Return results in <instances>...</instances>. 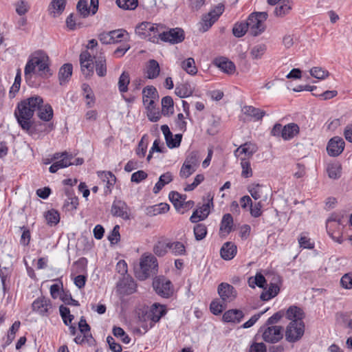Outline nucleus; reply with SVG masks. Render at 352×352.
Segmentation results:
<instances>
[{
  "label": "nucleus",
  "mask_w": 352,
  "mask_h": 352,
  "mask_svg": "<svg viewBox=\"0 0 352 352\" xmlns=\"http://www.w3.org/2000/svg\"><path fill=\"white\" fill-rule=\"evenodd\" d=\"M38 111V118L48 122L53 118V109L50 104H43V98L37 95L21 101L14 111V116L21 129L30 133L32 119L34 112Z\"/></svg>",
  "instance_id": "1"
},
{
  "label": "nucleus",
  "mask_w": 352,
  "mask_h": 352,
  "mask_svg": "<svg viewBox=\"0 0 352 352\" xmlns=\"http://www.w3.org/2000/svg\"><path fill=\"white\" fill-rule=\"evenodd\" d=\"M36 67L41 76L46 75L50 72L49 57L43 51L38 50L29 57L24 69L25 78L31 77Z\"/></svg>",
  "instance_id": "2"
},
{
  "label": "nucleus",
  "mask_w": 352,
  "mask_h": 352,
  "mask_svg": "<svg viewBox=\"0 0 352 352\" xmlns=\"http://www.w3.org/2000/svg\"><path fill=\"white\" fill-rule=\"evenodd\" d=\"M158 263L156 257L152 254H143L140 258V265L135 268V276L144 280L157 274Z\"/></svg>",
  "instance_id": "3"
},
{
  "label": "nucleus",
  "mask_w": 352,
  "mask_h": 352,
  "mask_svg": "<svg viewBox=\"0 0 352 352\" xmlns=\"http://www.w3.org/2000/svg\"><path fill=\"white\" fill-rule=\"evenodd\" d=\"M268 14L266 12H252L245 21L248 24L250 34L256 36L265 30L264 21L267 19Z\"/></svg>",
  "instance_id": "4"
},
{
  "label": "nucleus",
  "mask_w": 352,
  "mask_h": 352,
  "mask_svg": "<svg viewBox=\"0 0 352 352\" xmlns=\"http://www.w3.org/2000/svg\"><path fill=\"white\" fill-rule=\"evenodd\" d=\"M224 11V6L218 4L214 9L210 10L208 14L203 15L201 21L200 22L199 30L201 32L208 31L212 25L218 20L219 16Z\"/></svg>",
  "instance_id": "5"
},
{
  "label": "nucleus",
  "mask_w": 352,
  "mask_h": 352,
  "mask_svg": "<svg viewBox=\"0 0 352 352\" xmlns=\"http://www.w3.org/2000/svg\"><path fill=\"white\" fill-rule=\"evenodd\" d=\"M305 333V323L303 320L291 321L286 327L285 339L289 342L298 341Z\"/></svg>",
  "instance_id": "6"
},
{
  "label": "nucleus",
  "mask_w": 352,
  "mask_h": 352,
  "mask_svg": "<svg viewBox=\"0 0 352 352\" xmlns=\"http://www.w3.org/2000/svg\"><path fill=\"white\" fill-rule=\"evenodd\" d=\"M153 287L163 298H169L173 294L172 283L164 276L155 277L153 281Z\"/></svg>",
  "instance_id": "7"
},
{
  "label": "nucleus",
  "mask_w": 352,
  "mask_h": 352,
  "mask_svg": "<svg viewBox=\"0 0 352 352\" xmlns=\"http://www.w3.org/2000/svg\"><path fill=\"white\" fill-rule=\"evenodd\" d=\"M283 330L281 326H267L260 329L263 331V339L269 343H276L280 341L283 337Z\"/></svg>",
  "instance_id": "8"
},
{
  "label": "nucleus",
  "mask_w": 352,
  "mask_h": 352,
  "mask_svg": "<svg viewBox=\"0 0 352 352\" xmlns=\"http://www.w3.org/2000/svg\"><path fill=\"white\" fill-rule=\"evenodd\" d=\"M166 314V307L164 305H161L157 303H154L149 311L146 314V318L149 320L150 324L149 327L147 325H142V327L147 331L148 329L152 328L155 323L160 321L161 318L164 316Z\"/></svg>",
  "instance_id": "9"
},
{
  "label": "nucleus",
  "mask_w": 352,
  "mask_h": 352,
  "mask_svg": "<svg viewBox=\"0 0 352 352\" xmlns=\"http://www.w3.org/2000/svg\"><path fill=\"white\" fill-rule=\"evenodd\" d=\"M184 32L182 29L176 28L165 31L164 29L160 34V39L172 44L179 43L184 40Z\"/></svg>",
  "instance_id": "10"
},
{
  "label": "nucleus",
  "mask_w": 352,
  "mask_h": 352,
  "mask_svg": "<svg viewBox=\"0 0 352 352\" xmlns=\"http://www.w3.org/2000/svg\"><path fill=\"white\" fill-rule=\"evenodd\" d=\"M52 307L50 300L43 296L36 298L32 304V310L42 316H49Z\"/></svg>",
  "instance_id": "11"
},
{
  "label": "nucleus",
  "mask_w": 352,
  "mask_h": 352,
  "mask_svg": "<svg viewBox=\"0 0 352 352\" xmlns=\"http://www.w3.org/2000/svg\"><path fill=\"white\" fill-rule=\"evenodd\" d=\"M345 143L344 140L338 136H335L330 139L327 144V151L331 157L340 155L344 151Z\"/></svg>",
  "instance_id": "12"
},
{
  "label": "nucleus",
  "mask_w": 352,
  "mask_h": 352,
  "mask_svg": "<svg viewBox=\"0 0 352 352\" xmlns=\"http://www.w3.org/2000/svg\"><path fill=\"white\" fill-rule=\"evenodd\" d=\"M211 206H213L212 198L193 212L190 218V221L192 223H197L206 219L210 214V208Z\"/></svg>",
  "instance_id": "13"
},
{
  "label": "nucleus",
  "mask_w": 352,
  "mask_h": 352,
  "mask_svg": "<svg viewBox=\"0 0 352 352\" xmlns=\"http://www.w3.org/2000/svg\"><path fill=\"white\" fill-rule=\"evenodd\" d=\"M217 291L223 302L233 300L236 296L234 287L226 283H221L219 285Z\"/></svg>",
  "instance_id": "14"
},
{
  "label": "nucleus",
  "mask_w": 352,
  "mask_h": 352,
  "mask_svg": "<svg viewBox=\"0 0 352 352\" xmlns=\"http://www.w3.org/2000/svg\"><path fill=\"white\" fill-rule=\"evenodd\" d=\"M158 97L157 91L153 86H146L142 90L143 104L146 109L153 107L155 100Z\"/></svg>",
  "instance_id": "15"
},
{
  "label": "nucleus",
  "mask_w": 352,
  "mask_h": 352,
  "mask_svg": "<svg viewBox=\"0 0 352 352\" xmlns=\"http://www.w3.org/2000/svg\"><path fill=\"white\" fill-rule=\"evenodd\" d=\"M128 206L126 203L122 200H115L111 206V214L113 216L119 217L123 219H128L129 214L127 212Z\"/></svg>",
  "instance_id": "16"
},
{
  "label": "nucleus",
  "mask_w": 352,
  "mask_h": 352,
  "mask_svg": "<svg viewBox=\"0 0 352 352\" xmlns=\"http://www.w3.org/2000/svg\"><path fill=\"white\" fill-rule=\"evenodd\" d=\"M94 68L96 74L99 77H104L107 75V60L106 57L102 53H100L98 56H94Z\"/></svg>",
  "instance_id": "17"
},
{
  "label": "nucleus",
  "mask_w": 352,
  "mask_h": 352,
  "mask_svg": "<svg viewBox=\"0 0 352 352\" xmlns=\"http://www.w3.org/2000/svg\"><path fill=\"white\" fill-rule=\"evenodd\" d=\"M342 226L341 219L338 218L337 216H331L330 217L327 222V230L329 234L331 237L338 243H342V240L340 235L333 236V233L331 232L332 229L333 228L338 227V229H340V227Z\"/></svg>",
  "instance_id": "18"
},
{
  "label": "nucleus",
  "mask_w": 352,
  "mask_h": 352,
  "mask_svg": "<svg viewBox=\"0 0 352 352\" xmlns=\"http://www.w3.org/2000/svg\"><path fill=\"white\" fill-rule=\"evenodd\" d=\"M244 314L240 309H230L223 315V320L226 322L239 323L243 319Z\"/></svg>",
  "instance_id": "19"
},
{
  "label": "nucleus",
  "mask_w": 352,
  "mask_h": 352,
  "mask_svg": "<svg viewBox=\"0 0 352 352\" xmlns=\"http://www.w3.org/2000/svg\"><path fill=\"white\" fill-rule=\"evenodd\" d=\"M237 252L236 245L232 242L225 243L221 248L220 254L221 256L224 260H231L236 255Z\"/></svg>",
  "instance_id": "20"
},
{
  "label": "nucleus",
  "mask_w": 352,
  "mask_h": 352,
  "mask_svg": "<svg viewBox=\"0 0 352 352\" xmlns=\"http://www.w3.org/2000/svg\"><path fill=\"white\" fill-rule=\"evenodd\" d=\"M214 64L222 72L228 74H232L234 73L236 67L234 64L229 60L228 58L221 57L214 60Z\"/></svg>",
  "instance_id": "21"
},
{
  "label": "nucleus",
  "mask_w": 352,
  "mask_h": 352,
  "mask_svg": "<svg viewBox=\"0 0 352 352\" xmlns=\"http://www.w3.org/2000/svg\"><path fill=\"white\" fill-rule=\"evenodd\" d=\"M73 159V155L72 154H67L65 156L63 157L60 160H57L54 164L51 165L49 168V170L52 173H55L60 168L68 167L71 165H73L74 163H72V160Z\"/></svg>",
  "instance_id": "22"
},
{
  "label": "nucleus",
  "mask_w": 352,
  "mask_h": 352,
  "mask_svg": "<svg viewBox=\"0 0 352 352\" xmlns=\"http://www.w3.org/2000/svg\"><path fill=\"white\" fill-rule=\"evenodd\" d=\"M285 317L287 319L293 321V320H299L302 321L305 316V312L303 310L296 306H291L288 308V309L285 313Z\"/></svg>",
  "instance_id": "23"
},
{
  "label": "nucleus",
  "mask_w": 352,
  "mask_h": 352,
  "mask_svg": "<svg viewBox=\"0 0 352 352\" xmlns=\"http://www.w3.org/2000/svg\"><path fill=\"white\" fill-rule=\"evenodd\" d=\"M242 111L245 115L253 118L254 121L261 120L266 114L265 111L253 106H244Z\"/></svg>",
  "instance_id": "24"
},
{
  "label": "nucleus",
  "mask_w": 352,
  "mask_h": 352,
  "mask_svg": "<svg viewBox=\"0 0 352 352\" xmlns=\"http://www.w3.org/2000/svg\"><path fill=\"white\" fill-rule=\"evenodd\" d=\"M66 2L67 0H52L49 6L50 14L54 17L61 14L65 8Z\"/></svg>",
  "instance_id": "25"
},
{
  "label": "nucleus",
  "mask_w": 352,
  "mask_h": 352,
  "mask_svg": "<svg viewBox=\"0 0 352 352\" xmlns=\"http://www.w3.org/2000/svg\"><path fill=\"white\" fill-rule=\"evenodd\" d=\"M170 206L166 203H160L152 206H148L146 209V214L148 216L153 217L157 214L166 213L169 210Z\"/></svg>",
  "instance_id": "26"
},
{
  "label": "nucleus",
  "mask_w": 352,
  "mask_h": 352,
  "mask_svg": "<svg viewBox=\"0 0 352 352\" xmlns=\"http://www.w3.org/2000/svg\"><path fill=\"white\" fill-rule=\"evenodd\" d=\"M72 69L73 67L70 63H65L60 68L58 72L60 85H62L68 82L72 75Z\"/></svg>",
  "instance_id": "27"
},
{
  "label": "nucleus",
  "mask_w": 352,
  "mask_h": 352,
  "mask_svg": "<svg viewBox=\"0 0 352 352\" xmlns=\"http://www.w3.org/2000/svg\"><path fill=\"white\" fill-rule=\"evenodd\" d=\"M173 179V176L170 172H166L162 174L160 178L159 181L155 184L153 192L155 194H158L160 191L163 188V187L170 183Z\"/></svg>",
  "instance_id": "28"
},
{
  "label": "nucleus",
  "mask_w": 352,
  "mask_h": 352,
  "mask_svg": "<svg viewBox=\"0 0 352 352\" xmlns=\"http://www.w3.org/2000/svg\"><path fill=\"white\" fill-rule=\"evenodd\" d=\"M299 126L297 124L289 123L283 126L282 138L285 140H289L299 133Z\"/></svg>",
  "instance_id": "29"
},
{
  "label": "nucleus",
  "mask_w": 352,
  "mask_h": 352,
  "mask_svg": "<svg viewBox=\"0 0 352 352\" xmlns=\"http://www.w3.org/2000/svg\"><path fill=\"white\" fill-rule=\"evenodd\" d=\"M193 88L188 82L177 85L175 90V94L181 98H187L192 95Z\"/></svg>",
  "instance_id": "30"
},
{
  "label": "nucleus",
  "mask_w": 352,
  "mask_h": 352,
  "mask_svg": "<svg viewBox=\"0 0 352 352\" xmlns=\"http://www.w3.org/2000/svg\"><path fill=\"white\" fill-rule=\"evenodd\" d=\"M160 72L159 63L157 60L151 59L148 61L146 66V77L149 79L156 78Z\"/></svg>",
  "instance_id": "31"
},
{
  "label": "nucleus",
  "mask_w": 352,
  "mask_h": 352,
  "mask_svg": "<svg viewBox=\"0 0 352 352\" xmlns=\"http://www.w3.org/2000/svg\"><path fill=\"white\" fill-rule=\"evenodd\" d=\"M257 151V146L255 144L252 142H246L242 145H241L236 150L234 151L235 155H237L238 153L239 154H245L248 157L252 156L254 153Z\"/></svg>",
  "instance_id": "32"
},
{
  "label": "nucleus",
  "mask_w": 352,
  "mask_h": 352,
  "mask_svg": "<svg viewBox=\"0 0 352 352\" xmlns=\"http://www.w3.org/2000/svg\"><path fill=\"white\" fill-rule=\"evenodd\" d=\"M341 164L338 162L329 163L327 166L328 176L331 179H338L341 176Z\"/></svg>",
  "instance_id": "33"
},
{
  "label": "nucleus",
  "mask_w": 352,
  "mask_h": 352,
  "mask_svg": "<svg viewBox=\"0 0 352 352\" xmlns=\"http://www.w3.org/2000/svg\"><path fill=\"white\" fill-rule=\"evenodd\" d=\"M168 249L175 256H184L186 254L185 245L179 241L169 242Z\"/></svg>",
  "instance_id": "34"
},
{
  "label": "nucleus",
  "mask_w": 352,
  "mask_h": 352,
  "mask_svg": "<svg viewBox=\"0 0 352 352\" xmlns=\"http://www.w3.org/2000/svg\"><path fill=\"white\" fill-rule=\"evenodd\" d=\"M265 189H267V187L259 184H252L248 188V192L255 200L261 198Z\"/></svg>",
  "instance_id": "35"
},
{
  "label": "nucleus",
  "mask_w": 352,
  "mask_h": 352,
  "mask_svg": "<svg viewBox=\"0 0 352 352\" xmlns=\"http://www.w3.org/2000/svg\"><path fill=\"white\" fill-rule=\"evenodd\" d=\"M173 113V100L170 96H165L162 99V113L168 116Z\"/></svg>",
  "instance_id": "36"
},
{
  "label": "nucleus",
  "mask_w": 352,
  "mask_h": 352,
  "mask_svg": "<svg viewBox=\"0 0 352 352\" xmlns=\"http://www.w3.org/2000/svg\"><path fill=\"white\" fill-rule=\"evenodd\" d=\"M130 83V76L126 72H123L118 79V89L121 93H125L128 91V86Z\"/></svg>",
  "instance_id": "37"
},
{
  "label": "nucleus",
  "mask_w": 352,
  "mask_h": 352,
  "mask_svg": "<svg viewBox=\"0 0 352 352\" xmlns=\"http://www.w3.org/2000/svg\"><path fill=\"white\" fill-rule=\"evenodd\" d=\"M232 226L233 218L232 215L229 213L224 214L221 222L220 230L228 234L231 232Z\"/></svg>",
  "instance_id": "38"
},
{
  "label": "nucleus",
  "mask_w": 352,
  "mask_h": 352,
  "mask_svg": "<svg viewBox=\"0 0 352 352\" xmlns=\"http://www.w3.org/2000/svg\"><path fill=\"white\" fill-rule=\"evenodd\" d=\"M249 30L248 24L245 21L238 22L232 28V33L237 38L242 37Z\"/></svg>",
  "instance_id": "39"
},
{
  "label": "nucleus",
  "mask_w": 352,
  "mask_h": 352,
  "mask_svg": "<svg viewBox=\"0 0 352 352\" xmlns=\"http://www.w3.org/2000/svg\"><path fill=\"white\" fill-rule=\"evenodd\" d=\"M76 10L80 18H86L91 13L90 8L88 7L87 0H79Z\"/></svg>",
  "instance_id": "40"
},
{
  "label": "nucleus",
  "mask_w": 352,
  "mask_h": 352,
  "mask_svg": "<svg viewBox=\"0 0 352 352\" xmlns=\"http://www.w3.org/2000/svg\"><path fill=\"white\" fill-rule=\"evenodd\" d=\"M181 66L190 75H195L197 72L195 62L192 58H188L182 61Z\"/></svg>",
  "instance_id": "41"
},
{
  "label": "nucleus",
  "mask_w": 352,
  "mask_h": 352,
  "mask_svg": "<svg viewBox=\"0 0 352 352\" xmlns=\"http://www.w3.org/2000/svg\"><path fill=\"white\" fill-rule=\"evenodd\" d=\"M153 27L148 29V34H151V36H148V40L155 43L160 38V34L162 30L164 29V26L160 24L152 23Z\"/></svg>",
  "instance_id": "42"
},
{
  "label": "nucleus",
  "mask_w": 352,
  "mask_h": 352,
  "mask_svg": "<svg viewBox=\"0 0 352 352\" xmlns=\"http://www.w3.org/2000/svg\"><path fill=\"white\" fill-rule=\"evenodd\" d=\"M111 34L113 43L129 40V34L126 30L122 29L112 30L111 31Z\"/></svg>",
  "instance_id": "43"
},
{
  "label": "nucleus",
  "mask_w": 352,
  "mask_h": 352,
  "mask_svg": "<svg viewBox=\"0 0 352 352\" xmlns=\"http://www.w3.org/2000/svg\"><path fill=\"white\" fill-rule=\"evenodd\" d=\"M74 340L77 344L87 343L89 346L94 345L96 342L91 333H80L78 335Z\"/></svg>",
  "instance_id": "44"
},
{
  "label": "nucleus",
  "mask_w": 352,
  "mask_h": 352,
  "mask_svg": "<svg viewBox=\"0 0 352 352\" xmlns=\"http://www.w3.org/2000/svg\"><path fill=\"white\" fill-rule=\"evenodd\" d=\"M151 27H153L151 23L142 22L136 27L135 33L142 38H146L148 36H151V34H148V29L151 28Z\"/></svg>",
  "instance_id": "45"
},
{
  "label": "nucleus",
  "mask_w": 352,
  "mask_h": 352,
  "mask_svg": "<svg viewBox=\"0 0 352 352\" xmlns=\"http://www.w3.org/2000/svg\"><path fill=\"white\" fill-rule=\"evenodd\" d=\"M250 287H254V285H257L260 288H265V285L266 283L265 278L261 273H257L256 276L253 278L251 277L248 280Z\"/></svg>",
  "instance_id": "46"
},
{
  "label": "nucleus",
  "mask_w": 352,
  "mask_h": 352,
  "mask_svg": "<svg viewBox=\"0 0 352 352\" xmlns=\"http://www.w3.org/2000/svg\"><path fill=\"white\" fill-rule=\"evenodd\" d=\"M292 9L291 6L289 2H285V1L279 6H277L274 11L275 16L278 17H283L285 15L287 14L290 10Z\"/></svg>",
  "instance_id": "47"
},
{
  "label": "nucleus",
  "mask_w": 352,
  "mask_h": 352,
  "mask_svg": "<svg viewBox=\"0 0 352 352\" xmlns=\"http://www.w3.org/2000/svg\"><path fill=\"white\" fill-rule=\"evenodd\" d=\"M47 223L50 226L56 225L60 221V215L58 211L52 209L48 210L45 214Z\"/></svg>",
  "instance_id": "48"
},
{
  "label": "nucleus",
  "mask_w": 352,
  "mask_h": 352,
  "mask_svg": "<svg viewBox=\"0 0 352 352\" xmlns=\"http://www.w3.org/2000/svg\"><path fill=\"white\" fill-rule=\"evenodd\" d=\"M267 50L265 44H258L254 45L250 51V55L253 59H260Z\"/></svg>",
  "instance_id": "49"
},
{
  "label": "nucleus",
  "mask_w": 352,
  "mask_h": 352,
  "mask_svg": "<svg viewBox=\"0 0 352 352\" xmlns=\"http://www.w3.org/2000/svg\"><path fill=\"white\" fill-rule=\"evenodd\" d=\"M98 175L102 179L103 182H107V187L108 188L112 187L116 183V177L110 171H103L100 173Z\"/></svg>",
  "instance_id": "50"
},
{
  "label": "nucleus",
  "mask_w": 352,
  "mask_h": 352,
  "mask_svg": "<svg viewBox=\"0 0 352 352\" xmlns=\"http://www.w3.org/2000/svg\"><path fill=\"white\" fill-rule=\"evenodd\" d=\"M112 333L114 336L121 339L122 342L124 344H129L131 338L125 333L124 329L120 327H113Z\"/></svg>",
  "instance_id": "51"
},
{
  "label": "nucleus",
  "mask_w": 352,
  "mask_h": 352,
  "mask_svg": "<svg viewBox=\"0 0 352 352\" xmlns=\"http://www.w3.org/2000/svg\"><path fill=\"white\" fill-rule=\"evenodd\" d=\"M194 234L197 241L204 239L207 234V228L204 223H198L194 227Z\"/></svg>",
  "instance_id": "52"
},
{
  "label": "nucleus",
  "mask_w": 352,
  "mask_h": 352,
  "mask_svg": "<svg viewBox=\"0 0 352 352\" xmlns=\"http://www.w3.org/2000/svg\"><path fill=\"white\" fill-rule=\"evenodd\" d=\"M118 6L123 10H134L138 5V0H116Z\"/></svg>",
  "instance_id": "53"
},
{
  "label": "nucleus",
  "mask_w": 352,
  "mask_h": 352,
  "mask_svg": "<svg viewBox=\"0 0 352 352\" xmlns=\"http://www.w3.org/2000/svg\"><path fill=\"white\" fill-rule=\"evenodd\" d=\"M310 74L318 79L322 80L329 76V72L320 67H314L310 70Z\"/></svg>",
  "instance_id": "54"
},
{
  "label": "nucleus",
  "mask_w": 352,
  "mask_h": 352,
  "mask_svg": "<svg viewBox=\"0 0 352 352\" xmlns=\"http://www.w3.org/2000/svg\"><path fill=\"white\" fill-rule=\"evenodd\" d=\"M167 249H168V243L158 241L153 247V252L157 256H163L166 254Z\"/></svg>",
  "instance_id": "55"
},
{
  "label": "nucleus",
  "mask_w": 352,
  "mask_h": 352,
  "mask_svg": "<svg viewBox=\"0 0 352 352\" xmlns=\"http://www.w3.org/2000/svg\"><path fill=\"white\" fill-rule=\"evenodd\" d=\"M168 197L177 210L184 208V204L181 202V194L176 191H171Z\"/></svg>",
  "instance_id": "56"
},
{
  "label": "nucleus",
  "mask_w": 352,
  "mask_h": 352,
  "mask_svg": "<svg viewBox=\"0 0 352 352\" xmlns=\"http://www.w3.org/2000/svg\"><path fill=\"white\" fill-rule=\"evenodd\" d=\"M241 165L242 168L241 176L245 178L252 177V170L250 166V162L246 159H241Z\"/></svg>",
  "instance_id": "57"
},
{
  "label": "nucleus",
  "mask_w": 352,
  "mask_h": 352,
  "mask_svg": "<svg viewBox=\"0 0 352 352\" xmlns=\"http://www.w3.org/2000/svg\"><path fill=\"white\" fill-rule=\"evenodd\" d=\"M94 61L84 62L80 64L81 71L86 78H89L94 74Z\"/></svg>",
  "instance_id": "58"
},
{
  "label": "nucleus",
  "mask_w": 352,
  "mask_h": 352,
  "mask_svg": "<svg viewBox=\"0 0 352 352\" xmlns=\"http://www.w3.org/2000/svg\"><path fill=\"white\" fill-rule=\"evenodd\" d=\"M199 162L198 153L197 151H192L187 155L184 163L197 168L199 166Z\"/></svg>",
  "instance_id": "59"
},
{
  "label": "nucleus",
  "mask_w": 352,
  "mask_h": 352,
  "mask_svg": "<svg viewBox=\"0 0 352 352\" xmlns=\"http://www.w3.org/2000/svg\"><path fill=\"white\" fill-rule=\"evenodd\" d=\"M225 302L223 301L221 302L218 300H213L210 303V309L214 315H219L223 311V310L225 309Z\"/></svg>",
  "instance_id": "60"
},
{
  "label": "nucleus",
  "mask_w": 352,
  "mask_h": 352,
  "mask_svg": "<svg viewBox=\"0 0 352 352\" xmlns=\"http://www.w3.org/2000/svg\"><path fill=\"white\" fill-rule=\"evenodd\" d=\"M196 170V168L184 162L179 171V175L181 177L186 179L193 174Z\"/></svg>",
  "instance_id": "61"
},
{
  "label": "nucleus",
  "mask_w": 352,
  "mask_h": 352,
  "mask_svg": "<svg viewBox=\"0 0 352 352\" xmlns=\"http://www.w3.org/2000/svg\"><path fill=\"white\" fill-rule=\"evenodd\" d=\"M20 324H21V323L19 321H15L12 324V327H10V329L8 331V336H7L6 343L8 344H10L14 339L15 334H16V331L19 330V329L20 327Z\"/></svg>",
  "instance_id": "62"
},
{
  "label": "nucleus",
  "mask_w": 352,
  "mask_h": 352,
  "mask_svg": "<svg viewBox=\"0 0 352 352\" xmlns=\"http://www.w3.org/2000/svg\"><path fill=\"white\" fill-rule=\"evenodd\" d=\"M79 18L80 17L78 15L75 16L74 14H70L66 19L67 28L71 30H74L76 28L77 25L80 27V23H78Z\"/></svg>",
  "instance_id": "63"
},
{
  "label": "nucleus",
  "mask_w": 352,
  "mask_h": 352,
  "mask_svg": "<svg viewBox=\"0 0 352 352\" xmlns=\"http://www.w3.org/2000/svg\"><path fill=\"white\" fill-rule=\"evenodd\" d=\"M122 285L126 287V292L127 294H133L135 292L136 284L131 278H124L122 280Z\"/></svg>",
  "instance_id": "64"
}]
</instances>
